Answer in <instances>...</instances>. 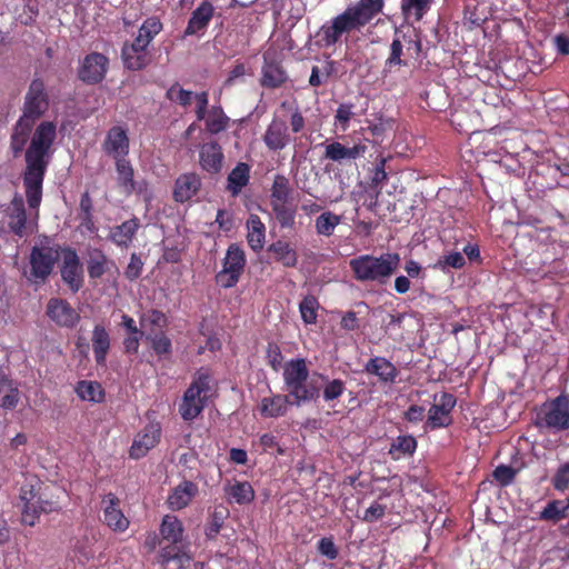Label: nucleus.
<instances>
[{
  "label": "nucleus",
  "mask_w": 569,
  "mask_h": 569,
  "mask_svg": "<svg viewBox=\"0 0 569 569\" xmlns=\"http://www.w3.org/2000/svg\"><path fill=\"white\" fill-rule=\"evenodd\" d=\"M400 262L398 253L385 252L379 257L363 254L350 260V268L358 281H371L386 284L396 272Z\"/></svg>",
  "instance_id": "3"
},
{
  "label": "nucleus",
  "mask_w": 569,
  "mask_h": 569,
  "mask_svg": "<svg viewBox=\"0 0 569 569\" xmlns=\"http://www.w3.org/2000/svg\"><path fill=\"white\" fill-rule=\"evenodd\" d=\"M103 522L113 531L123 532L129 527V520L123 515L120 499L112 492L102 498Z\"/></svg>",
  "instance_id": "15"
},
{
  "label": "nucleus",
  "mask_w": 569,
  "mask_h": 569,
  "mask_svg": "<svg viewBox=\"0 0 569 569\" xmlns=\"http://www.w3.org/2000/svg\"><path fill=\"white\" fill-rule=\"evenodd\" d=\"M144 322H148L152 329L157 328L162 330L167 326L168 320L162 311L152 309L140 318V323L142 326Z\"/></svg>",
  "instance_id": "53"
},
{
  "label": "nucleus",
  "mask_w": 569,
  "mask_h": 569,
  "mask_svg": "<svg viewBox=\"0 0 569 569\" xmlns=\"http://www.w3.org/2000/svg\"><path fill=\"white\" fill-rule=\"evenodd\" d=\"M222 269L217 273L216 281L222 288H232L239 281L246 266L244 251H226Z\"/></svg>",
  "instance_id": "10"
},
{
  "label": "nucleus",
  "mask_w": 569,
  "mask_h": 569,
  "mask_svg": "<svg viewBox=\"0 0 569 569\" xmlns=\"http://www.w3.org/2000/svg\"><path fill=\"white\" fill-rule=\"evenodd\" d=\"M179 550L180 548L177 546V543L172 542L171 545L163 547L159 552L158 563L163 568H169Z\"/></svg>",
  "instance_id": "61"
},
{
  "label": "nucleus",
  "mask_w": 569,
  "mask_h": 569,
  "mask_svg": "<svg viewBox=\"0 0 569 569\" xmlns=\"http://www.w3.org/2000/svg\"><path fill=\"white\" fill-rule=\"evenodd\" d=\"M20 400V391L17 385L4 373H0V408L14 409Z\"/></svg>",
  "instance_id": "33"
},
{
  "label": "nucleus",
  "mask_w": 569,
  "mask_h": 569,
  "mask_svg": "<svg viewBox=\"0 0 569 569\" xmlns=\"http://www.w3.org/2000/svg\"><path fill=\"white\" fill-rule=\"evenodd\" d=\"M425 417V408L418 405H411L403 413V418L408 422L418 423Z\"/></svg>",
  "instance_id": "64"
},
{
  "label": "nucleus",
  "mask_w": 569,
  "mask_h": 569,
  "mask_svg": "<svg viewBox=\"0 0 569 569\" xmlns=\"http://www.w3.org/2000/svg\"><path fill=\"white\" fill-rule=\"evenodd\" d=\"M345 382L340 379H333L329 381L323 388V399L326 401H332L338 399L345 392Z\"/></svg>",
  "instance_id": "54"
},
{
  "label": "nucleus",
  "mask_w": 569,
  "mask_h": 569,
  "mask_svg": "<svg viewBox=\"0 0 569 569\" xmlns=\"http://www.w3.org/2000/svg\"><path fill=\"white\" fill-rule=\"evenodd\" d=\"M38 207L31 208L29 206V213L24 211V204L21 197H16L7 210L8 224L10 229L17 234H22L27 229H30L38 218Z\"/></svg>",
  "instance_id": "11"
},
{
  "label": "nucleus",
  "mask_w": 569,
  "mask_h": 569,
  "mask_svg": "<svg viewBox=\"0 0 569 569\" xmlns=\"http://www.w3.org/2000/svg\"><path fill=\"white\" fill-rule=\"evenodd\" d=\"M91 342L96 363L98 366H106L111 341L109 332L102 325L94 326Z\"/></svg>",
  "instance_id": "27"
},
{
  "label": "nucleus",
  "mask_w": 569,
  "mask_h": 569,
  "mask_svg": "<svg viewBox=\"0 0 569 569\" xmlns=\"http://www.w3.org/2000/svg\"><path fill=\"white\" fill-rule=\"evenodd\" d=\"M116 161L117 181L124 193L130 194L137 192L143 196L146 202H150L153 194L147 187L146 182H136L133 180V168L127 158Z\"/></svg>",
  "instance_id": "12"
},
{
  "label": "nucleus",
  "mask_w": 569,
  "mask_h": 569,
  "mask_svg": "<svg viewBox=\"0 0 569 569\" xmlns=\"http://www.w3.org/2000/svg\"><path fill=\"white\" fill-rule=\"evenodd\" d=\"M94 538L84 536L74 543V553L79 561L87 562L94 557Z\"/></svg>",
  "instance_id": "48"
},
{
  "label": "nucleus",
  "mask_w": 569,
  "mask_h": 569,
  "mask_svg": "<svg viewBox=\"0 0 569 569\" xmlns=\"http://www.w3.org/2000/svg\"><path fill=\"white\" fill-rule=\"evenodd\" d=\"M264 143L271 150H281L289 143V134L286 122L274 119L268 127L264 137Z\"/></svg>",
  "instance_id": "29"
},
{
  "label": "nucleus",
  "mask_w": 569,
  "mask_h": 569,
  "mask_svg": "<svg viewBox=\"0 0 569 569\" xmlns=\"http://www.w3.org/2000/svg\"><path fill=\"white\" fill-rule=\"evenodd\" d=\"M537 426L553 432L569 429V396L561 393L552 400L546 401L538 413Z\"/></svg>",
  "instance_id": "6"
},
{
  "label": "nucleus",
  "mask_w": 569,
  "mask_h": 569,
  "mask_svg": "<svg viewBox=\"0 0 569 569\" xmlns=\"http://www.w3.org/2000/svg\"><path fill=\"white\" fill-rule=\"evenodd\" d=\"M199 493V487L191 480H183L176 486L167 498L168 508L178 511L189 506Z\"/></svg>",
  "instance_id": "18"
},
{
  "label": "nucleus",
  "mask_w": 569,
  "mask_h": 569,
  "mask_svg": "<svg viewBox=\"0 0 569 569\" xmlns=\"http://www.w3.org/2000/svg\"><path fill=\"white\" fill-rule=\"evenodd\" d=\"M223 491L229 503L249 505L254 499V490L248 481H228Z\"/></svg>",
  "instance_id": "24"
},
{
  "label": "nucleus",
  "mask_w": 569,
  "mask_h": 569,
  "mask_svg": "<svg viewBox=\"0 0 569 569\" xmlns=\"http://www.w3.org/2000/svg\"><path fill=\"white\" fill-rule=\"evenodd\" d=\"M213 7L209 2H202L191 14L184 33L187 36L197 34L207 28L213 16Z\"/></svg>",
  "instance_id": "32"
},
{
  "label": "nucleus",
  "mask_w": 569,
  "mask_h": 569,
  "mask_svg": "<svg viewBox=\"0 0 569 569\" xmlns=\"http://www.w3.org/2000/svg\"><path fill=\"white\" fill-rule=\"evenodd\" d=\"M160 533L163 539L178 543L182 540L183 525L178 517L166 515L160 526Z\"/></svg>",
  "instance_id": "38"
},
{
  "label": "nucleus",
  "mask_w": 569,
  "mask_h": 569,
  "mask_svg": "<svg viewBox=\"0 0 569 569\" xmlns=\"http://www.w3.org/2000/svg\"><path fill=\"white\" fill-rule=\"evenodd\" d=\"M289 196L288 182L283 177H277L271 190V204L276 211L282 210Z\"/></svg>",
  "instance_id": "43"
},
{
  "label": "nucleus",
  "mask_w": 569,
  "mask_h": 569,
  "mask_svg": "<svg viewBox=\"0 0 569 569\" xmlns=\"http://www.w3.org/2000/svg\"><path fill=\"white\" fill-rule=\"evenodd\" d=\"M552 486L557 491L563 492L569 488V461L562 463L552 477Z\"/></svg>",
  "instance_id": "51"
},
{
  "label": "nucleus",
  "mask_w": 569,
  "mask_h": 569,
  "mask_svg": "<svg viewBox=\"0 0 569 569\" xmlns=\"http://www.w3.org/2000/svg\"><path fill=\"white\" fill-rule=\"evenodd\" d=\"M566 517L561 500H551L540 512V519L557 522Z\"/></svg>",
  "instance_id": "49"
},
{
  "label": "nucleus",
  "mask_w": 569,
  "mask_h": 569,
  "mask_svg": "<svg viewBox=\"0 0 569 569\" xmlns=\"http://www.w3.org/2000/svg\"><path fill=\"white\" fill-rule=\"evenodd\" d=\"M147 339L151 343V348L159 357H168L172 352L171 340L162 332L149 335Z\"/></svg>",
  "instance_id": "46"
},
{
  "label": "nucleus",
  "mask_w": 569,
  "mask_h": 569,
  "mask_svg": "<svg viewBox=\"0 0 569 569\" xmlns=\"http://www.w3.org/2000/svg\"><path fill=\"white\" fill-rule=\"evenodd\" d=\"M432 0H402L401 9L407 19L419 21L429 10Z\"/></svg>",
  "instance_id": "42"
},
{
  "label": "nucleus",
  "mask_w": 569,
  "mask_h": 569,
  "mask_svg": "<svg viewBox=\"0 0 569 569\" xmlns=\"http://www.w3.org/2000/svg\"><path fill=\"white\" fill-rule=\"evenodd\" d=\"M284 81V72L276 63H266L263 67L262 84L267 87H278Z\"/></svg>",
  "instance_id": "47"
},
{
  "label": "nucleus",
  "mask_w": 569,
  "mask_h": 569,
  "mask_svg": "<svg viewBox=\"0 0 569 569\" xmlns=\"http://www.w3.org/2000/svg\"><path fill=\"white\" fill-rule=\"evenodd\" d=\"M353 117L352 106L341 104L335 116V124L341 130L346 131L349 126L350 119Z\"/></svg>",
  "instance_id": "56"
},
{
  "label": "nucleus",
  "mask_w": 569,
  "mask_h": 569,
  "mask_svg": "<svg viewBox=\"0 0 569 569\" xmlns=\"http://www.w3.org/2000/svg\"><path fill=\"white\" fill-rule=\"evenodd\" d=\"M108 270V261L104 256L98 259H91L88 263V274L90 279H99Z\"/></svg>",
  "instance_id": "58"
},
{
  "label": "nucleus",
  "mask_w": 569,
  "mask_h": 569,
  "mask_svg": "<svg viewBox=\"0 0 569 569\" xmlns=\"http://www.w3.org/2000/svg\"><path fill=\"white\" fill-rule=\"evenodd\" d=\"M319 301L315 296H306L299 303L301 319L306 325H315L318 319Z\"/></svg>",
  "instance_id": "41"
},
{
  "label": "nucleus",
  "mask_w": 569,
  "mask_h": 569,
  "mask_svg": "<svg viewBox=\"0 0 569 569\" xmlns=\"http://www.w3.org/2000/svg\"><path fill=\"white\" fill-rule=\"evenodd\" d=\"M46 315L59 327L72 328L80 321V315L71 305L60 298H51Z\"/></svg>",
  "instance_id": "14"
},
{
  "label": "nucleus",
  "mask_w": 569,
  "mask_h": 569,
  "mask_svg": "<svg viewBox=\"0 0 569 569\" xmlns=\"http://www.w3.org/2000/svg\"><path fill=\"white\" fill-rule=\"evenodd\" d=\"M418 447L416 438L411 435L398 436L390 445L388 455L393 460L415 455Z\"/></svg>",
  "instance_id": "34"
},
{
  "label": "nucleus",
  "mask_w": 569,
  "mask_h": 569,
  "mask_svg": "<svg viewBox=\"0 0 569 569\" xmlns=\"http://www.w3.org/2000/svg\"><path fill=\"white\" fill-rule=\"evenodd\" d=\"M386 515V506L379 502H373L369 508L366 509L362 516V521L372 523L382 519Z\"/></svg>",
  "instance_id": "60"
},
{
  "label": "nucleus",
  "mask_w": 569,
  "mask_h": 569,
  "mask_svg": "<svg viewBox=\"0 0 569 569\" xmlns=\"http://www.w3.org/2000/svg\"><path fill=\"white\" fill-rule=\"evenodd\" d=\"M210 382L211 376L208 371L201 369L196 373L179 406V412L183 420L192 421L203 411L211 389Z\"/></svg>",
  "instance_id": "5"
},
{
  "label": "nucleus",
  "mask_w": 569,
  "mask_h": 569,
  "mask_svg": "<svg viewBox=\"0 0 569 569\" xmlns=\"http://www.w3.org/2000/svg\"><path fill=\"white\" fill-rule=\"evenodd\" d=\"M48 108V97L41 80H33L24 99L23 114L20 117L11 137V146L16 152L23 149L32 124Z\"/></svg>",
  "instance_id": "2"
},
{
  "label": "nucleus",
  "mask_w": 569,
  "mask_h": 569,
  "mask_svg": "<svg viewBox=\"0 0 569 569\" xmlns=\"http://www.w3.org/2000/svg\"><path fill=\"white\" fill-rule=\"evenodd\" d=\"M309 370L303 358L290 360L283 369V382L286 388L299 380H308Z\"/></svg>",
  "instance_id": "35"
},
{
  "label": "nucleus",
  "mask_w": 569,
  "mask_h": 569,
  "mask_svg": "<svg viewBox=\"0 0 569 569\" xmlns=\"http://www.w3.org/2000/svg\"><path fill=\"white\" fill-rule=\"evenodd\" d=\"M170 100L179 102L181 106H190L194 103L198 119L204 118V108L208 104L206 92L193 93L179 87H171L168 91Z\"/></svg>",
  "instance_id": "19"
},
{
  "label": "nucleus",
  "mask_w": 569,
  "mask_h": 569,
  "mask_svg": "<svg viewBox=\"0 0 569 569\" xmlns=\"http://www.w3.org/2000/svg\"><path fill=\"white\" fill-rule=\"evenodd\" d=\"M223 153L216 142L204 143L200 149V166L203 170L216 173L221 170Z\"/></svg>",
  "instance_id": "30"
},
{
  "label": "nucleus",
  "mask_w": 569,
  "mask_h": 569,
  "mask_svg": "<svg viewBox=\"0 0 569 569\" xmlns=\"http://www.w3.org/2000/svg\"><path fill=\"white\" fill-rule=\"evenodd\" d=\"M286 389L288 391L287 396H289V399H292V405L297 407L317 399L320 395L319 388L308 380H299V382H295Z\"/></svg>",
  "instance_id": "28"
},
{
  "label": "nucleus",
  "mask_w": 569,
  "mask_h": 569,
  "mask_svg": "<svg viewBox=\"0 0 569 569\" xmlns=\"http://www.w3.org/2000/svg\"><path fill=\"white\" fill-rule=\"evenodd\" d=\"M229 510L224 507L214 508L213 512L210 515L209 523L206 528V537L208 539H214L217 535L220 532L224 519L228 517Z\"/></svg>",
  "instance_id": "45"
},
{
  "label": "nucleus",
  "mask_w": 569,
  "mask_h": 569,
  "mask_svg": "<svg viewBox=\"0 0 569 569\" xmlns=\"http://www.w3.org/2000/svg\"><path fill=\"white\" fill-rule=\"evenodd\" d=\"M104 150L114 160L126 158L129 152L127 132L120 127L111 128L104 140Z\"/></svg>",
  "instance_id": "21"
},
{
  "label": "nucleus",
  "mask_w": 569,
  "mask_h": 569,
  "mask_svg": "<svg viewBox=\"0 0 569 569\" xmlns=\"http://www.w3.org/2000/svg\"><path fill=\"white\" fill-rule=\"evenodd\" d=\"M206 122V127L208 131L211 133H218L226 128L227 118L223 114L222 110L218 107H212L210 110L204 108V118L202 119Z\"/></svg>",
  "instance_id": "44"
},
{
  "label": "nucleus",
  "mask_w": 569,
  "mask_h": 569,
  "mask_svg": "<svg viewBox=\"0 0 569 569\" xmlns=\"http://www.w3.org/2000/svg\"><path fill=\"white\" fill-rule=\"evenodd\" d=\"M367 151V147L362 143L353 147H346L338 141L327 143L325 147V158L331 161L341 162L342 160H355L362 157Z\"/></svg>",
  "instance_id": "23"
},
{
  "label": "nucleus",
  "mask_w": 569,
  "mask_h": 569,
  "mask_svg": "<svg viewBox=\"0 0 569 569\" xmlns=\"http://www.w3.org/2000/svg\"><path fill=\"white\" fill-rule=\"evenodd\" d=\"M339 222V216L331 212H323L317 218L316 228L320 234L329 236L333 232Z\"/></svg>",
  "instance_id": "50"
},
{
  "label": "nucleus",
  "mask_w": 569,
  "mask_h": 569,
  "mask_svg": "<svg viewBox=\"0 0 569 569\" xmlns=\"http://www.w3.org/2000/svg\"><path fill=\"white\" fill-rule=\"evenodd\" d=\"M290 405L289 396L277 393L260 400L259 412L262 418H280L287 415Z\"/></svg>",
  "instance_id": "22"
},
{
  "label": "nucleus",
  "mask_w": 569,
  "mask_h": 569,
  "mask_svg": "<svg viewBox=\"0 0 569 569\" xmlns=\"http://www.w3.org/2000/svg\"><path fill=\"white\" fill-rule=\"evenodd\" d=\"M457 399L452 393L441 392L433 396V405L428 411L426 427L436 430L446 428L452 423L450 416L456 406Z\"/></svg>",
  "instance_id": "8"
},
{
  "label": "nucleus",
  "mask_w": 569,
  "mask_h": 569,
  "mask_svg": "<svg viewBox=\"0 0 569 569\" xmlns=\"http://www.w3.org/2000/svg\"><path fill=\"white\" fill-rule=\"evenodd\" d=\"M318 551L328 560H335L339 556V550L331 537H323L318 541Z\"/></svg>",
  "instance_id": "55"
},
{
  "label": "nucleus",
  "mask_w": 569,
  "mask_h": 569,
  "mask_svg": "<svg viewBox=\"0 0 569 569\" xmlns=\"http://www.w3.org/2000/svg\"><path fill=\"white\" fill-rule=\"evenodd\" d=\"M143 262L136 253H132L130 263L127 267L126 270V277L129 280H134L140 277L142 271Z\"/></svg>",
  "instance_id": "62"
},
{
  "label": "nucleus",
  "mask_w": 569,
  "mask_h": 569,
  "mask_svg": "<svg viewBox=\"0 0 569 569\" xmlns=\"http://www.w3.org/2000/svg\"><path fill=\"white\" fill-rule=\"evenodd\" d=\"M266 359H267L268 365L273 370L277 371L280 368L283 357H282L281 350L277 343H273V342L268 343L267 350H266Z\"/></svg>",
  "instance_id": "59"
},
{
  "label": "nucleus",
  "mask_w": 569,
  "mask_h": 569,
  "mask_svg": "<svg viewBox=\"0 0 569 569\" xmlns=\"http://www.w3.org/2000/svg\"><path fill=\"white\" fill-rule=\"evenodd\" d=\"M74 391L83 401L99 403L104 399V390L97 381L81 380L76 385Z\"/></svg>",
  "instance_id": "36"
},
{
  "label": "nucleus",
  "mask_w": 569,
  "mask_h": 569,
  "mask_svg": "<svg viewBox=\"0 0 569 569\" xmlns=\"http://www.w3.org/2000/svg\"><path fill=\"white\" fill-rule=\"evenodd\" d=\"M247 239L250 249H262L266 237V228L260 218L256 214H250L247 221Z\"/></svg>",
  "instance_id": "37"
},
{
  "label": "nucleus",
  "mask_w": 569,
  "mask_h": 569,
  "mask_svg": "<svg viewBox=\"0 0 569 569\" xmlns=\"http://www.w3.org/2000/svg\"><path fill=\"white\" fill-rule=\"evenodd\" d=\"M365 370L370 375L377 376L380 381L386 383H393L399 375L396 366L383 357L371 358L366 363Z\"/></svg>",
  "instance_id": "26"
},
{
  "label": "nucleus",
  "mask_w": 569,
  "mask_h": 569,
  "mask_svg": "<svg viewBox=\"0 0 569 569\" xmlns=\"http://www.w3.org/2000/svg\"><path fill=\"white\" fill-rule=\"evenodd\" d=\"M161 28V22L157 18H150L140 27L133 42L124 44L122 59L128 69L139 70L147 64V48Z\"/></svg>",
  "instance_id": "4"
},
{
  "label": "nucleus",
  "mask_w": 569,
  "mask_h": 569,
  "mask_svg": "<svg viewBox=\"0 0 569 569\" xmlns=\"http://www.w3.org/2000/svg\"><path fill=\"white\" fill-rule=\"evenodd\" d=\"M201 187V181L196 173H186L180 176L176 181L173 191L174 199L184 202L197 194Z\"/></svg>",
  "instance_id": "31"
},
{
  "label": "nucleus",
  "mask_w": 569,
  "mask_h": 569,
  "mask_svg": "<svg viewBox=\"0 0 569 569\" xmlns=\"http://www.w3.org/2000/svg\"><path fill=\"white\" fill-rule=\"evenodd\" d=\"M56 136L57 130L53 122H41L32 133L26 151L23 184L28 204L31 208H36L41 202L43 176L52 154Z\"/></svg>",
  "instance_id": "1"
},
{
  "label": "nucleus",
  "mask_w": 569,
  "mask_h": 569,
  "mask_svg": "<svg viewBox=\"0 0 569 569\" xmlns=\"http://www.w3.org/2000/svg\"><path fill=\"white\" fill-rule=\"evenodd\" d=\"M30 251L29 270H24L23 274L34 284H42L51 273L59 251Z\"/></svg>",
  "instance_id": "9"
},
{
  "label": "nucleus",
  "mask_w": 569,
  "mask_h": 569,
  "mask_svg": "<svg viewBox=\"0 0 569 569\" xmlns=\"http://www.w3.org/2000/svg\"><path fill=\"white\" fill-rule=\"evenodd\" d=\"M383 8V0H359L347 9L360 27L366 26Z\"/></svg>",
  "instance_id": "25"
},
{
  "label": "nucleus",
  "mask_w": 569,
  "mask_h": 569,
  "mask_svg": "<svg viewBox=\"0 0 569 569\" xmlns=\"http://www.w3.org/2000/svg\"><path fill=\"white\" fill-rule=\"evenodd\" d=\"M518 470L507 465H500L493 470V478L500 486H509L517 475Z\"/></svg>",
  "instance_id": "52"
},
{
  "label": "nucleus",
  "mask_w": 569,
  "mask_h": 569,
  "mask_svg": "<svg viewBox=\"0 0 569 569\" xmlns=\"http://www.w3.org/2000/svg\"><path fill=\"white\" fill-rule=\"evenodd\" d=\"M161 432L162 430L159 422L146 425L134 437L129 449V457L131 459H140L147 456V453L159 443Z\"/></svg>",
  "instance_id": "13"
},
{
  "label": "nucleus",
  "mask_w": 569,
  "mask_h": 569,
  "mask_svg": "<svg viewBox=\"0 0 569 569\" xmlns=\"http://www.w3.org/2000/svg\"><path fill=\"white\" fill-rule=\"evenodd\" d=\"M20 499L23 502L21 521L33 527L41 513L57 512L60 510L56 501L43 499L36 490L33 483H24L20 489Z\"/></svg>",
  "instance_id": "7"
},
{
  "label": "nucleus",
  "mask_w": 569,
  "mask_h": 569,
  "mask_svg": "<svg viewBox=\"0 0 569 569\" xmlns=\"http://www.w3.org/2000/svg\"><path fill=\"white\" fill-rule=\"evenodd\" d=\"M142 336H143V332L141 331L138 333H130L128 337L124 338L123 347H124L126 353H129V355L138 353L139 346H140V339L142 338Z\"/></svg>",
  "instance_id": "63"
},
{
  "label": "nucleus",
  "mask_w": 569,
  "mask_h": 569,
  "mask_svg": "<svg viewBox=\"0 0 569 569\" xmlns=\"http://www.w3.org/2000/svg\"><path fill=\"white\" fill-rule=\"evenodd\" d=\"M80 209L82 212V222L80 224L81 231L87 230L93 232V223L90 220L91 200L88 193L81 197Z\"/></svg>",
  "instance_id": "57"
},
{
  "label": "nucleus",
  "mask_w": 569,
  "mask_h": 569,
  "mask_svg": "<svg viewBox=\"0 0 569 569\" xmlns=\"http://www.w3.org/2000/svg\"><path fill=\"white\" fill-rule=\"evenodd\" d=\"M250 169L246 163H239L228 177V190L237 196L248 183Z\"/></svg>",
  "instance_id": "39"
},
{
  "label": "nucleus",
  "mask_w": 569,
  "mask_h": 569,
  "mask_svg": "<svg viewBox=\"0 0 569 569\" xmlns=\"http://www.w3.org/2000/svg\"><path fill=\"white\" fill-rule=\"evenodd\" d=\"M61 277L72 292H78L83 286V268L77 251H64Z\"/></svg>",
  "instance_id": "17"
},
{
  "label": "nucleus",
  "mask_w": 569,
  "mask_h": 569,
  "mask_svg": "<svg viewBox=\"0 0 569 569\" xmlns=\"http://www.w3.org/2000/svg\"><path fill=\"white\" fill-rule=\"evenodd\" d=\"M138 221L136 219H131L114 228L111 231V238L114 244L128 247L138 229Z\"/></svg>",
  "instance_id": "40"
},
{
  "label": "nucleus",
  "mask_w": 569,
  "mask_h": 569,
  "mask_svg": "<svg viewBox=\"0 0 569 569\" xmlns=\"http://www.w3.org/2000/svg\"><path fill=\"white\" fill-rule=\"evenodd\" d=\"M360 28L349 10L346 9L341 14L333 18L330 24L322 27L323 39L327 44H335L343 34Z\"/></svg>",
  "instance_id": "16"
},
{
  "label": "nucleus",
  "mask_w": 569,
  "mask_h": 569,
  "mask_svg": "<svg viewBox=\"0 0 569 569\" xmlns=\"http://www.w3.org/2000/svg\"><path fill=\"white\" fill-rule=\"evenodd\" d=\"M108 59L100 53L88 54L80 69V78L87 82H98L106 74Z\"/></svg>",
  "instance_id": "20"
}]
</instances>
